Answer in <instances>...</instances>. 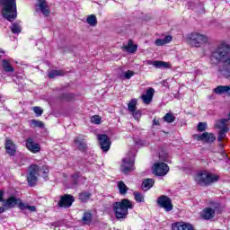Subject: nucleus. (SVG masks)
I'll use <instances>...</instances> for the list:
<instances>
[{
	"label": "nucleus",
	"mask_w": 230,
	"mask_h": 230,
	"mask_svg": "<svg viewBox=\"0 0 230 230\" xmlns=\"http://www.w3.org/2000/svg\"><path fill=\"white\" fill-rule=\"evenodd\" d=\"M210 62L214 66L222 64L218 72L222 76L230 80V45L226 41L221 42L211 51Z\"/></svg>",
	"instance_id": "1"
},
{
	"label": "nucleus",
	"mask_w": 230,
	"mask_h": 230,
	"mask_svg": "<svg viewBox=\"0 0 230 230\" xmlns=\"http://www.w3.org/2000/svg\"><path fill=\"white\" fill-rule=\"evenodd\" d=\"M133 208L134 205L132 204V201L127 199H123L120 201L112 204L115 218L120 221L126 220L127 217H128V209Z\"/></svg>",
	"instance_id": "2"
},
{
	"label": "nucleus",
	"mask_w": 230,
	"mask_h": 230,
	"mask_svg": "<svg viewBox=\"0 0 230 230\" xmlns=\"http://www.w3.org/2000/svg\"><path fill=\"white\" fill-rule=\"evenodd\" d=\"M0 4L3 6L2 15L4 19L13 22L17 19V3L16 0H0Z\"/></svg>",
	"instance_id": "3"
},
{
	"label": "nucleus",
	"mask_w": 230,
	"mask_h": 230,
	"mask_svg": "<svg viewBox=\"0 0 230 230\" xmlns=\"http://www.w3.org/2000/svg\"><path fill=\"white\" fill-rule=\"evenodd\" d=\"M218 175L209 172H199L195 176L196 182L205 186H209V184L218 181Z\"/></svg>",
	"instance_id": "4"
},
{
	"label": "nucleus",
	"mask_w": 230,
	"mask_h": 230,
	"mask_svg": "<svg viewBox=\"0 0 230 230\" xmlns=\"http://www.w3.org/2000/svg\"><path fill=\"white\" fill-rule=\"evenodd\" d=\"M134 159H136V153L129 151L128 155L122 160L121 172L125 175H128L130 172H134Z\"/></svg>",
	"instance_id": "5"
},
{
	"label": "nucleus",
	"mask_w": 230,
	"mask_h": 230,
	"mask_svg": "<svg viewBox=\"0 0 230 230\" xmlns=\"http://www.w3.org/2000/svg\"><path fill=\"white\" fill-rule=\"evenodd\" d=\"M188 40L190 46L194 48H200L202 44H206L208 42V37L204 34H200L199 32H192L189 37Z\"/></svg>",
	"instance_id": "6"
},
{
	"label": "nucleus",
	"mask_w": 230,
	"mask_h": 230,
	"mask_svg": "<svg viewBox=\"0 0 230 230\" xmlns=\"http://www.w3.org/2000/svg\"><path fill=\"white\" fill-rule=\"evenodd\" d=\"M39 172H40V167L37 164H31L29 167V172L27 173L29 186L33 187L37 184V181H39Z\"/></svg>",
	"instance_id": "7"
},
{
	"label": "nucleus",
	"mask_w": 230,
	"mask_h": 230,
	"mask_svg": "<svg viewBox=\"0 0 230 230\" xmlns=\"http://www.w3.org/2000/svg\"><path fill=\"white\" fill-rule=\"evenodd\" d=\"M152 170L154 175H156L157 177H164V175L170 172V167L164 163H156L154 164Z\"/></svg>",
	"instance_id": "8"
},
{
	"label": "nucleus",
	"mask_w": 230,
	"mask_h": 230,
	"mask_svg": "<svg viewBox=\"0 0 230 230\" xmlns=\"http://www.w3.org/2000/svg\"><path fill=\"white\" fill-rule=\"evenodd\" d=\"M156 203L158 204L159 208H163L164 211L170 212L172 209H173L172 199L168 198L166 195L158 197Z\"/></svg>",
	"instance_id": "9"
},
{
	"label": "nucleus",
	"mask_w": 230,
	"mask_h": 230,
	"mask_svg": "<svg viewBox=\"0 0 230 230\" xmlns=\"http://www.w3.org/2000/svg\"><path fill=\"white\" fill-rule=\"evenodd\" d=\"M73 202H75V196L71 194H65L60 197V199L58 202V206L59 208H67L73 206Z\"/></svg>",
	"instance_id": "10"
},
{
	"label": "nucleus",
	"mask_w": 230,
	"mask_h": 230,
	"mask_svg": "<svg viewBox=\"0 0 230 230\" xmlns=\"http://www.w3.org/2000/svg\"><path fill=\"white\" fill-rule=\"evenodd\" d=\"M193 138L196 141H202L203 143H214L217 139V137H215V134L213 133H208V132H204L200 135L196 134L193 136Z\"/></svg>",
	"instance_id": "11"
},
{
	"label": "nucleus",
	"mask_w": 230,
	"mask_h": 230,
	"mask_svg": "<svg viewBox=\"0 0 230 230\" xmlns=\"http://www.w3.org/2000/svg\"><path fill=\"white\" fill-rule=\"evenodd\" d=\"M21 202H22V199L16 198L15 196H11L7 199H4L3 206H4L8 211V209H13L15 206H18L20 208Z\"/></svg>",
	"instance_id": "12"
},
{
	"label": "nucleus",
	"mask_w": 230,
	"mask_h": 230,
	"mask_svg": "<svg viewBox=\"0 0 230 230\" xmlns=\"http://www.w3.org/2000/svg\"><path fill=\"white\" fill-rule=\"evenodd\" d=\"M97 138L102 152H109L111 150V139H109V137L107 135H98Z\"/></svg>",
	"instance_id": "13"
},
{
	"label": "nucleus",
	"mask_w": 230,
	"mask_h": 230,
	"mask_svg": "<svg viewBox=\"0 0 230 230\" xmlns=\"http://www.w3.org/2000/svg\"><path fill=\"white\" fill-rule=\"evenodd\" d=\"M172 230H195L193 225L184 221L176 222L172 225Z\"/></svg>",
	"instance_id": "14"
},
{
	"label": "nucleus",
	"mask_w": 230,
	"mask_h": 230,
	"mask_svg": "<svg viewBox=\"0 0 230 230\" xmlns=\"http://www.w3.org/2000/svg\"><path fill=\"white\" fill-rule=\"evenodd\" d=\"M146 64L147 66H154V67H156V69H170V67H172L170 63L164 61L147 60Z\"/></svg>",
	"instance_id": "15"
},
{
	"label": "nucleus",
	"mask_w": 230,
	"mask_h": 230,
	"mask_svg": "<svg viewBox=\"0 0 230 230\" xmlns=\"http://www.w3.org/2000/svg\"><path fill=\"white\" fill-rule=\"evenodd\" d=\"M1 66L4 73H14L15 67L12 64V59H2L1 60Z\"/></svg>",
	"instance_id": "16"
},
{
	"label": "nucleus",
	"mask_w": 230,
	"mask_h": 230,
	"mask_svg": "<svg viewBox=\"0 0 230 230\" xmlns=\"http://www.w3.org/2000/svg\"><path fill=\"white\" fill-rule=\"evenodd\" d=\"M26 146L32 154H39L40 152V145L35 143L33 138H28L26 140Z\"/></svg>",
	"instance_id": "17"
},
{
	"label": "nucleus",
	"mask_w": 230,
	"mask_h": 230,
	"mask_svg": "<svg viewBox=\"0 0 230 230\" xmlns=\"http://www.w3.org/2000/svg\"><path fill=\"white\" fill-rule=\"evenodd\" d=\"M74 145H75V148L80 150V152L87 151V143H85V140L84 138H82V137H76L74 139Z\"/></svg>",
	"instance_id": "18"
},
{
	"label": "nucleus",
	"mask_w": 230,
	"mask_h": 230,
	"mask_svg": "<svg viewBox=\"0 0 230 230\" xmlns=\"http://www.w3.org/2000/svg\"><path fill=\"white\" fill-rule=\"evenodd\" d=\"M155 93V90H154V88H148L146 90V94H143L141 96V98H142L144 103H146V105H148L152 102Z\"/></svg>",
	"instance_id": "19"
},
{
	"label": "nucleus",
	"mask_w": 230,
	"mask_h": 230,
	"mask_svg": "<svg viewBox=\"0 0 230 230\" xmlns=\"http://www.w3.org/2000/svg\"><path fill=\"white\" fill-rule=\"evenodd\" d=\"M5 150L8 155H15V153L17 152V147L15 146V144H13V141L10 139H7L5 141Z\"/></svg>",
	"instance_id": "20"
},
{
	"label": "nucleus",
	"mask_w": 230,
	"mask_h": 230,
	"mask_svg": "<svg viewBox=\"0 0 230 230\" xmlns=\"http://www.w3.org/2000/svg\"><path fill=\"white\" fill-rule=\"evenodd\" d=\"M214 93L216 94H226V96H230V84L229 85H218L214 89Z\"/></svg>",
	"instance_id": "21"
},
{
	"label": "nucleus",
	"mask_w": 230,
	"mask_h": 230,
	"mask_svg": "<svg viewBox=\"0 0 230 230\" xmlns=\"http://www.w3.org/2000/svg\"><path fill=\"white\" fill-rule=\"evenodd\" d=\"M38 8L40 10L41 13H43V15H49V7L48 6V3L46 2V0H38Z\"/></svg>",
	"instance_id": "22"
},
{
	"label": "nucleus",
	"mask_w": 230,
	"mask_h": 230,
	"mask_svg": "<svg viewBox=\"0 0 230 230\" xmlns=\"http://www.w3.org/2000/svg\"><path fill=\"white\" fill-rule=\"evenodd\" d=\"M122 49H124L127 53H136V51H137V45H135L132 40H128V44L123 45Z\"/></svg>",
	"instance_id": "23"
},
{
	"label": "nucleus",
	"mask_w": 230,
	"mask_h": 230,
	"mask_svg": "<svg viewBox=\"0 0 230 230\" xmlns=\"http://www.w3.org/2000/svg\"><path fill=\"white\" fill-rule=\"evenodd\" d=\"M202 217L205 220H211V218H215V210L211 208H206L203 209Z\"/></svg>",
	"instance_id": "24"
},
{
	"label": "nucleus",
	"mask_w": 230,
	"mask_h": 230,
	"mask_svg": "<svg viewBox=\"0 0 230 230\" xmlns=\"http://www.w3.org/2000/svg\"><path fill=\"white\" fill-rule=\"evenodd\" d=\"M82 223L84 226H91L93 224V213L91 211H86L83 214Z\"/></svg>",
	"instance_id": "25"
},
{
	"label": "nucleus",
	"mask_w": 230,
	"mask_h": 230,
	"mask_svg": "<svg viewBox=\"0 0 230 230\" xmlns=\"http://www.w3.org/2000/svg\"><path fill=\"white\" fill-rule=\"evenodd\" d=\"M155 181L153 179H146L143 181L142 182V190L144 191H148V190H150V188H152L155 184Z\"/></svg>",
	"instance_id": "26"
},
{
	"label": "nucleus",
	"mask_w": 230,
	"mask_h": 230,
	"mask_svg": "<svg viewBox=\"0 0 230 230\" xmlns=\"http://www.w3.org/2000/svg\"><path fill=\"white\" fill-rule=\"evenodd\" d=\"M210 208L213 209L214 213H222V204L217 201L209 202Z\"/></svg>",
	"instance_id": "27"
},
{
	"label": "nucleus",
	"mask_w": 230,
	"mask_h": 230,
	"mask_svg": "<svg viewBox=\"0 0 230 230\" xmlns=\"http://www.w3.org/2000/svg\"><path fill=\"white\" fill-rule=\"evenodd\" d=\"M20 209L22 211H24V209H28L29 211H31V213H35V211H37V207L30 206L22 201L20 202Z\"/></svg>",
	"instance_id": "28"
},
{
	"label": "nucleus",
	"mask_w": 230,
	"mask_h": 230,
	"mask_svg": "<svg viewBox=\"0 0 230 230\" xmlns=\"http://www.w3.org/2000/svg\"><path fill=\"white\" fill-rule=\"evenodd\" d=\"M64 70H50L49 71V78H57V76H64Z\"/></svg>",
	"instance_id": "29"
},
{
	"label": "nucleus",
	"mask_w": 230,
	"mask_h": 230,
	"mask_svg": "<svg viewBox=\"0 0 230 230\" xmlns=\"http://www.w3.org/2000/svg\"><path fill=\"white\" fill-rule=\"evenodd\" d=\"M118 189L120 195H125L127 191H128V188L127 187L125 182H123V181L118 182Z\"/></svg>",
	"instance_id": "30"
},
{
	"label": "nucleus",
	"mask_w": 230,
	"mask_h": 230,
	"mask_svg": "<svg viewBox=\"0 0 230 230\" xmlns=\"http://www.w3.org/2000/svg\"><path fill=\"white\" fill-rule=\"evenodd\" d=\"M86 22L89 26H96V24H98V19L96 15L91 14L86 18Z\"/></svg>",
	"instance_id": "31"
},
{
	"label": "nucleus",
	"mask_w": 230,
	"mask_h": 230,
	"mask_svg": "<svg viewBox=\"0 0 230 230\" xmlns=\"http://www.w3.org/2000/svg\"><path fill=\"white\" fill-rule=\"evenodd\" d=\"M10 30L12 33H14L15 35H19V33H21L22 29L19 23L13 22L10 27Z\"/></svg>",
	"instance_id": "32"
},
{
	"label": "nucleus",
	"mask_w": 230,
	"mask_h": 230,
	"mask_svg": "<svg viewBox=\"0 0 230 230\" xmlns=\"http://www.w3.org/2000/svg\"><path fill=\"white\" fill-rule=\"evenodd\" d=\"M136 105H137V100L132 99L128 104V111H129L130 112L137 111V107H136Z\"/></svg>",
	"instance_id": "33"
},
{
	"label": "nucleus",
	"mask_w": 230,
	"mask_h": 230,
	"mask_svg": "<svg viewBox=\"0 0 230 230\" xmlns=\"http://www.w3.org/2000/svg\"><path fill=\"white\" fill-rule=\"evenodd\" d=\"M227 121H229V119H223L217 120L216 122L217 128H219L220 130H222L224 128H227V126H226V123H227Z\"/></svg>",
	"instance_id": "34"
},
{
	"label": "nucleus",
	"mask_w": 230,
	"mask_h": 230,
	"mask_svg": "<svg viewBox=\"0 0 230 230\" xmlns=\"http://www.w3.org/2000/svg\"><path fill=\"white\" fill-rule=\"evenodd\" d=\"M89 199H91L90 192L83 191V192L79 193V199L81 200V202H87V200H89Z\"/></svg>",
	"instance_id": "35"
},
{
	"label": "nucleus",
	"mask_w": 230,
	"mask_h": 230,
	"mask_svg": "<svg viewBox=\"0 0 230 230\" xmlns=\"http://www.w3.org/2000/svg\"><path fill=\"white\" fill-rule=\"evenodd\" d=\"M229 132V128H225L223 129H220L217 137V141H222L226 138V134Z\"/></svg>",
	"instance_id": "36"
},
{
	"label": "nucleus",
	"mask_w": 230,
	"mask_h": 230,
	"mask_svg": "<svg viewBox=\"0 0 230 230\" xmlns=\"http://www.w3.org/2000/svg\"><path fill=\"white\" fill-rule=\"evenodd\" d=\"M31 127L38 128H44V122L37 119L31 120Z\"/></svg>",
	"instance_id": "37"
},
{
	"label": "nucleus",
	"mask_w": 230,
	"mask_h": 230,
	"mask_svg": "<svg viewBox=\"0 0 230 230\" xmlns=\"http://www.w3.org/2000/svg\"><path fill=\"white\" fill-rule=\"evenodd\" d=\"M163 119L166 123H173V121H175V116H173L172 113H166Z\"/></svg>",
	"instance_id": "38"
},
{
	"label": "nucleus",
	"mask_w": 230,
	"mask_h": 230,
	"mask_svg": "<svg viewBox=\"0 0 230 230\" xmlns=\"http://www.w3.org/2000/svg\"><path fill=\"white\" fill-rule=\"evenodd\" d=\"M207 129H208V123H206V122H199L198 124V131L199 132H206Z\"/></svg>",
	"instance_id": "39"
},
{
	"label": "nucleus",
	"mask_w": 230,
	"mask_h": 230,
	"mask_svg": "<svg viewBox=\"0 0 230 230\" xmlns=\"http://www.w3.org/2000/svg\"><path fill=\"white\" fill-rule=\"evenodd\" d=\"M135 200L137 202H145V196L139 192H134Z\"/></svg>",
	"instance_id": "40"
},
{
	"label": "nucleus",
	"mask_w": 230,
	"mask_h": 230,
	"mask_svg": "<svg viewBox=\"0 0 230 230\" xmlns=\"http://www.w3.org/2000/svg\"><path fill=\"white\" fill-rule=\"evenodd\" d=\"M33 112L36 114V116L39 118L40 116H42L44 111L40 109L39 106H35L32 108Z\"/></svg>",
	"instance_id": "41"
},
{
	"label": "nucleus",
	"mask_w": 230,
	"mask_h": 230,
	"mask_svg": "<svg viewBox=\"0 0 230 230\" xmlns=\"http://www.w3.org/2000/svg\"><path fill=\"white\" fill-rule=\"evenodd\" d=\"M134 75H136L134 71L128 70L124 72V78L126 80H130L131 76H134Z\"/></svg>",
	"instance_id": "42"
},
{
	"label": "nucleus",
	"mask_w": 230,
	"mask_h": 230,
	"mask_svg": "<svg viewBox=\"0 0 230 230\" xmlns=\"http://www.w3.org/2000/svg\"><path fill=\"white\" fill-rule=\"evenodd\" d=\"M92 123H94L95 125H100L102 123V119L98 115H94L92 117Z\"/></svg>",
	"instance_id": "43"
},
{
	"label": "nucleus",
	"mask_w": 230,
	"mask_h": 230,
	"mask_svg": "<svg viewBox=\"0 0 230 230\" xmlns=\"http://www.w3.org/2000/svg\"><path fill=\"white\" fill-rule=\"evenodd\" d=\"M41 171L43 172L44 179H46V177H48V174L49 173V167L48 165H43Z\"/></svg>",
	"instance_id": "44"
},
{
	"label": "nucleus",
	"mask_w": 230,
	"mask_h": 230,
	"mask_svg": "<svg viewBox=\"0 0 230 230\" xmlns=\"http://www.w3.org/2000/svg\"><path fill=\"white\" fill-rule=\"evenodd\" d=\"M131 114H132V116L135 119H139V118H141V111H140L136 110L135 111H132Z\"/></svg>",
	"instance_id": "45"
},
{
	"label": "nucleus",
	"mask_w": 230,
	"mask_h": 230,
	"mask_svg": "<svg viewBox=\"0 0 230 230\" xmlns=\"http://www.w3.org/2000/svg\"><path fill=\"white\" fill-rule=\"evenodd\" d=\"M155 46H164V44H166L164 42V40L163 39H157L155 41Z\"/></svg>",
	"instance_id": "46"
},
{
	"label": "nucleus",
	"mask_w": 230,
	"mask_h": 230,
	"mask_svg": "<svg viewBox=\"0 0 230 230\" xmlns=\"http://www.w3.org/2000/svg\"><path fill=\"white\" fill-rule=\"evenodd\" d=\"M73 98V93H64L61 100H71Z\"/></svg>",
	"instance_id": "47"
},
{
	"label": "nucleus",
	"mask_w": 230,
	"mask_h": 230,
	"mask_svg": "<svg viewBox=\"0 0 230 230\" xmlns=\"http://www.w3.org/2000/svg\"><path fill=\"white\" fill-rule=\"evenodd\" d=\"M172 36H166L164 39V42H165V44H169V42H172Z\"/></svg>",
	"instance_id": "48"
},
{
	"label": "nucleus",
	"mask_w": 230,
	"mask_h": 230,
	"mask_svg": "<svg viewBox=\"0 0 230 230\" xmlns=\"http://www.w3.org/2000/svg\"><path fill=\"white\" fill-rule=\"evenodd\" d=\"M4 201V190H0V202Z\"/></svg>",
	"instance_id": "49"
},
{
	"label": "nucleus",
	"mask_w": 230,
	"mask_h": 230,
	"mask_svg": "<svg viewBox=\"0 0 230 230\" xmlns=\"http://www.w3.org/2000/svg\"><path fill=\"white\" fill-rule=\"evenodd\" d=\"M160 159H162V161H164L165 163H168V155L165 154L164 156H163V155H160Z\"/></svg>",
	"instance_id": "50"
},
{
	"label": "nucleus",
	"mask_w": 230,
	"mask_h": 230,
	"mask_svg": "<svg viewBox=\"0 0 230 230\" xmlns=\"http://www.w3.org/2000/svg\"><path fill=\"white\" fill-rule=\"evenodd\" d=\"M72 179L74 181V185L76 186V184H78V177L74 175L72 176Z\"/></svg>",
	"instance_id": "51"
},
{
	"label": "nucleus",
	"mask_w": 230,
	"mask_h": 230,
	"mask_svg": "<svg viewBox=\"0 0 230 230\" xmlns=\"http://www.w3.org/2000/svg\"><path fill=\"white\" fill-rule=\"evenodd\" d=\"M153 125H156V126L159 127V125H161V123L159 122V119L155 118L154 120H153Z\"/></svg>",
	"instance_id": "52"
},
{
	"label": "nucleus",
	"mask_w": 230,
	"mask_h": 230,
	"mask_svg": "<svg viewBox=\"0 0 230 230\" xmlns=\"http://www.w3.org/2000/svg\"><path fill=\"white\" fill-rule=\"evenodd\" d=\"M4 211H8V210L6 209V207H5V206L0 207V215L3 214V213H4Z\"/></svg>",
	"instance_id": "53"
},
{
	"label": "nucleus",
	"mask_w": 230,
	"mask_h": 230,
	"mask_svg": "<svg viewBox=\"0 0 230 230\" xmlns=\"http://www.w3.org/2000/svg\"><path fill=\"white\" fill-rule=\"evenodd\" d=\"M1 55H4V50H3V49H0V60H1Z\"/></svg>",
	"instance_id": "54"
},
{
	"label": "nucleus",
	"mask_w": 230,
	"mask_h": 230,
	"mask_svg": "<svg viewBox=\"0 0 230 230\" xmlns=\"http://www.w3.org/2000/svg\"><path fill=\"white\" fill-rule=\"evenodd\" d=\"M222 155H223V157H227V155H226V153H222Z\"/></svg>",
	"instance_id": "55"
},
{
	"label": "nucleus",
	"mask_w": 230,
	"mask_h": 230,
	"mask_svg": "<svg viewBox=\"0 0 230 230\" xmlns=\"http://www.w3.org/2000/svg\"><path fill=\"white\" fill-rule=\"evenodd\" d=\"M230 119V111H229V114H228V119Z\"/></svg>",
	"instance_id": "56"
},
{
	"label": "nucleus",
	"mask_w": 230,
	"mask_h": 230,
	"mask_svg": "<svg viewBox=\"0 0 230 230\" xmlns=\"http://www.w3.org/2000/svg\"><path fill=\"white\" fill-rule=\"evenodd\" d=\"M226 161H229V158H226Z\"/></svg>",
	"instance_id": "57"
},
{
	"label": "nucleus",
	"mask_w": 230,
	"mask_h": 230,
	"mask_svg": "<svg viewBox=\"0 0 230 230\" xmlns=\"http://www.w3.org/2000/svg\"><path fill=\"white\" fill-rule=\"evenodd\" d=\"M220 146L222 147V146H224L221 144Z\"/></svg>",
	"instance_id": "58"
}]
</instances>
